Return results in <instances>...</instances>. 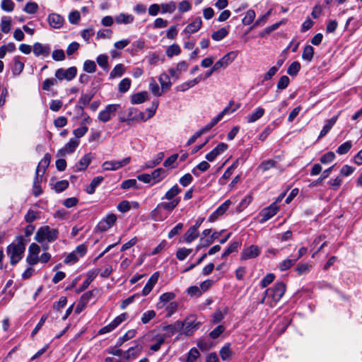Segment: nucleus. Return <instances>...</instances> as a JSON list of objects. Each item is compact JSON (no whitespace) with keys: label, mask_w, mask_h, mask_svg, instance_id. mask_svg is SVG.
I'll list each match as a JSON object with an SVG mask.
<instances>
[{"label":"nucleus","mask_w":362,"mask_h":362,"mask_svg":"<svg viewBox=\"0 0 362 362\" xmlns=\"http://www.w3.org/2000/svg\"><path fill=\"white\" fill-rule=\"evenodd\" d=\"M158 80L163 90H167L170 88L172 83L170 81V76L167 74H161L158 78Z\"/></svg>","instance_id":"39"},{"label":"nucleus","mask_w":362,"mask_h":362,"mask_svg":"<svg viewBox=\"0 0 362 362\" xmlns=\"http://www.w3.org/2000/svg\"><path fill=\"white\" fill-rule=\"evenodd\" d=\"M286 291V285L283 282H277L273 287L267 288L264 293L267 297V304L274 307L279 302Z\"/></svg>","instance_id":"2"},{"label":"nucleus","mask_w":362,"mask_h":362,"mask_svg":"<svg viewBox=\"0 0 362 362\" xmlns=\"http://www.w3.org/2000/svg\"><path fill=\"white\" fill-rule=\"evenodd\" d=\"M25 250V240L23 236L18 235L16 237V241L10 244L6 248V252L12 265L16 264L23 258Z\"/></svg>","instance_id":"1"},{"label":"nucleus","mask_w":362,"mask_h":362,"mask_svg":"<svg viewBox=\"0 0 362 362\" xmlns=\"http://www.w3.org/2000/svg\"><path fill=\"white\" fill-rule=\"evenodd\" d=\"M228 34V30L226 28H221L212 33L211 38L215 41H220L226 37Z\"/></svg>","instance_id":"42"},{"label":"nucleus","mask_w":362,"mask_h":362,"mask_svg":"<svg viewBox=\"0 0 362 362\" xmlns=\"http://www.w3.org/2000/svg\"><path fill=\"white\" fill-rule=\"evenodd\" d=\"M210 168V165L206 161H202L196 167L192 170V173L196 177L199 176L198 170L201 172H205Z\"/></svg>","instance_id":"45"},{"label":"nucleus","mask_w":362,"mask_h":362,"mask_svg":"<svg viewBox=\"0 0 362 362\" xmlns=\"http://www.w3.org/2000/svg\"><path fill=\"white\" fill-rule=\"evenodd\" d=\"M260 250L257 245H252L243 250L241 252V260L253 259L259 256Z\"/></svg>","instance_id":"11"},{"label":"nucleus","mask_w":362,"mask_h":362,"mask_svg":"<svg viewBox=\"0 0 362 362\" xmlns=\"http://www.w3.org/2000/svg\"><path fill=\"white\" fill-rule=\"evenodd\" d=\"M93 95L91 93L82 94L77 104V107L83 111L84 107L88 105L92 100Z\"/></svg>","instance_id":"35"},{"label":"nucleus","mask_w":362,"mask_h":362,"mask_svg":"<svg viewBox=\"0 0 362 362\" xmlns=\"http://www.w3.org/2000/svg\"><path fill=\"white\" fill-rule=\"evenodd\" d=\"M189 66L188 63L185 61H181L177 64L175 67H172L169 69V73L171 77L175 78L177 80L180 77V74L182 71H185Z\"/></svg>","instance_id":"12"},{"label":"nucleus","mask_w":362,"mask_h":362,"mask_svg":"<svg viewBox=\"0 0 362 362\" xmlns=\"http://www.w3.org/2000/svg\"><path fill=\"white\" fill-rule=\"evenodd\" d=\"M48 22L52 28L59 29L64 25V18L61 15L54 13L48 16Z\"/></svg>","instance_id":"16"},{"label":"nucleus","mask_w":362,"mask_h":362,"mask_svg":"<svg viewBox=\"0 0 362 362\" xmlns=\"http://www.w3.org/2000/svg\"><path fill=\"white\" fill-rule=\"evenodd\" d=\"M352 147V143L351 141H347L344 144H341L337 149L336 152L339 155H344L347 153Z\"/></svg>","instance_id":"52"},{"label":"nucleus","mask_w":362,"mask_h":362,"mask_svg":"<svg viewBox=\"0 0 362 362\" xmlns=\"http://www.w3.org/2000/svg\"><path fill=\"white\" fill-rule=\"evenodd\" d=\"M314 55V49L310 45H306L302 54V58L308 62H311Z\"/></svg>","instance_id":"46"},{"label":"nucleus","mask_w":362,"mask_h":362,"mask_svg":"<svg viewBox=\"0 0 362 362\" xmlns=\"http://www.w3.org/2000/svg\"><path fill=\"white\" fill-rule=\"evenodd\" d=\"M175 298V294L173 292H166L163 293L159 297V302H158L156 305V308L158 310L163 308L167 303H170V301Z\"/></svg>","instance_id":"20"},{"label":"nucleus","mask_w":362,"mask_h":362,"mask_svg":"<svg viewBox=\"0 0 362 362\" xmlns=\"http://www.w3.org/2000/svg\"><path fill=\"white\" fill-rule=\"evenodd\" d=\"M337 120V116L333 117L331 119L327 120L325 122V124L324 125L322 129L321 130L320 135L318 136V139L325 136L329 131L332 129L334 124L336 123Z\"/></svg>","instance_id":"27"},{"label":"nucleus","mask_w":362,"mask_h":362,"mask_svg":"<svg viewBox=\"0 0 362 362\" xmlns=\"http://www.w3.org/2000/svg\"><path fill=\"white\" fill-rule=\"evenodd\" d=\"M156 315V313L153 310H149L144 312L141 316V320L143 324L148 323L151 320H153Z\"/></svg>","instance_id":"53"},{"label":"nucleus","mask_w":362,"mask_h":362,"mask_svg":"<svg viewBox=\"0 0 362 362\" xmlns=\"http://www.w3.org/2000/svg\"><path fill=\"white\" fill-rule=\"evenodd\" d=\"M11 18L7 16L1 18V31L4 33H8L11 30Z\"/></svg>","instance_id":"59"},{"label":"nucleus","mask_w":362,"mask_h":362,"mask_svg":"<svg viewBox=\"0 0 362 362\" xmlns=\"http://www.w3.org/2000/svg\"><path fill=\"white\" fill-rule=\"evenodd\" d=\"M182 324L184 325V327L182 328L183 334L186 336L192 335L193 332L198 329L201 325V322H196L194 320L190 321L188 320L183 321Z\"/></svg>","instance_id":"13"},{"label":"nucleus","mask_w":362,"mask_h":362,"mask_svg":"<svg viewBox=\"0 0 362 362\" xmlns=\"http://www.w3.org/2000/svg\"><path fill=\"white\" fill-rule=\"evenodd\" d=\"M166 176H167V173L163 168H159L154 170L151 174V177L152 179V185L156 184V183L160 182Z\"/></svg>","instance_id":"23"},{"label":"nucleus","mask_w":362,"mask_h":362,"mask_svg":"<svg viewBox=\"0 0 362 362\" xmlns=\"http://www.w3.org/2000/svg\"><path fill=\"white\" fill-rule=\"evenodd\" d=\"M83 71L87 73H94L96 71V64L94 61L86 60L83 63Z\"/></svg>","instance_id":"58"},{"label":"nucleus","mask_w":362,"mask_h":362,"mask_svg":"<svg viewBox=\"0 0 362 362\" xmlns=\"http://www.w3.org/2000/svg\"><path fill=\"white\" fill-rule=\"evenodd\" d=\"M119 108L120 105L119 104L107 105L103 110L99 112L98 119L103 122H107L115 115Z\"/></svg>","instance_id":"4"},{"label":"nucleus","mask_w":362,"mask_h":362,"mask_svg":"<svg viewBox=\"0 0 362 362\" xmlns=\"http://www.w3.org/2000/svg\"><path fill=\"white\" fill-rule=\"evenodd\" d=\"M141 353V349H139L138 346L136 347H130L126 352H125V358L127 359H132L136 358L137 356L139 355Z\"/></svg>","instance_id":"56"},{"label":"nucleus","mask_w":362,"mask_h":362,"mask_svg":"<svg viewBox=\"0 0 362 362\" xmlns=\"http://www.w3.org/2000/svg\"><path fill=\"white\" fill-rule=\"evenodd\" d=\"M202 25V21L200 17H197L193 22L187 25L184 29L183 32L191 35L197 33Z\"/></svg>","instance_id":"19"},{"label":"nucleus","mask_w":362,"mask_h":362,"mask_svg":"<svg viewBox=\"0 0 362 362\" xmlns=\"http://www.w3.org/2000/svg\"><path fill=\"white\" fill-rule=\"evenodd\" d=\"M296 262L297 259L287 258L279 263V268L282 272L286 271L288 269H290L292 266H293Z\"/></svg>","instance_id":"44"},{"label":"nucleus","mask_w":362,"mask_h":362,"mask_svg":"<svg viewBox=\"0 0 362 362\" xmlns=\"http://www.w3.org/2000/svg\"><path fill=\"white\" fill-rule=\"evenodd\" d=\"M59 232L57 229L50 228L49 226L40 227L35 236V239L39 243H52L58 238Z\"/></svg>","instance_id":"3"},{"label":"nucleus","mask_w":362,"mask_h":362,"mask_svg":"<svg viewBox=\"0 0 362 362\" xmlns=\"http://www.w3.org/2000/svg\"><path fill=\"white\" fill-rule=\"evenodd\" d=\"M148 98V93L146 91L134 94L132 96L131 102L132 104H141Z\"/></svg>","instance_id":"37"},{"label":"nucleus","mask_w":362,"mask_h":362,"mask_svg":"<svg viewBox=\"0 0 362 362\" xmlns=\"http://www.w3.org/2000/svg\"><path fill=\"white\" fill-rule=\"evenodd\" d=\"M131 86V80L128 78L122 79L119 83V91L120 93L127 92Z\"/></svg>","instance_id":"64"},{"label":"nucleus","mask_w":362,"mask_h":362,"mask_svg":"<svg viewBox=\"0 0 362 362\" xmlns=\"http://www.w3.org/2000/svg\"><path fill=\"white\" fill-rule=\"evenodd\" d=\"M136 331L130 329L127 331L122 337H119L117 341L116 346H121L122 344L135 337Z\"/></svg>","instance_id":"38"},{"label":"nucleus","mask_w":362,"mask_h":362,"mask_svg":"<svg viewBox=\"0 0 362 362\" xmlns=\"http://www.w3.org/2000/svg\"><path fill=\"white\" fill-rule=\"evenodd\" d=\"M181 189L178 187L177 185H175L173 186L165 194L163 197L161 198L162 200L167 199L169 201H172L175 199L176 196L180 193Z\"/></svg>","instance_id":"31"},{"label":"nucleus","mask_w":362,"mask_h":362,"mask_svg":"<svg viewBox=\"0 0 362 362\" xmlns=\"http://www.w3.org/2000/svg\"><path fill=\"white\" fill-rule=\"evenodd\" d=\"M125 68L124 66L122 64H117L114 69L112 70V71L110 74V78H114L117 77H121L124 72Z\"/></svg>","instance_id":"43"},{"label":"nucleus","mask_w":362,"mask_h":362,"mask_svg":"<svg viewBox=\"0 0 362 362\" xmlns=\"http://www.w3.org/2000/svg\"><path fill=\"white\" fill-rule=\"evenodd\" d=\"M256 16L255 11L252 9H250L247 11L245 17L242 19V23L245 25H250L255 20Z\"/></svg>","instance_id":"48"},{"label":"nucleus","mask_w":362,"mask_h":362,"mask_svg":"<svg viewBox=\"0 0 362 362\" xmlns=\"http://www.w3.org/2000/svg\"><path fill=\"white\" fill-rule=\"evenodd\" d=\"M178 304L177 302H170L169 303L166 307L165 310L167 312L166 317H171L177 310Z\"/></svg>","instance_id":"61"},{"label":"nucleus","mask_w":362,"mask_h":362,"mask_svg":"<svg viewBox=\"0 0 362 362\" xmlns=\"http://www.w3.org/2000/svg\"><path fill=\"white\" fill-rule=\"evenodd\" d=\"M33 52L37 57L46 58L51 52V46L49 44L35 42L33 46Z\"/></svg>","instance_id":"7"},{"label":"nucleus","mask_w":362,"mask_h":362,"mask_svg":"<svg viewBox=\"0 0 362 362\" xmlns=\"http://www.w3.org/2000/svg\"><path fill=\"white\" fill-rule=\"evenodd\" d=\"M199 236V231L196 228L190 227L184 235V240L186 243H190Z\"/></svg>","instance_id":"33"},{"label":"nucleus","mask_w":362,"mask_h":362,"mask_svg":"<svg viewBox=\"0 0 362 362\" xmlns=\"http://www.w3.org/2000/svg\"><path fill=\"white\" fill-rule=\"evenodd\" d=\"M91 160V156L90 153H87L83 156L81 160L76 163L74 166V172H78L84 170L87 168Z\"/></svg>","instance_id":"21"},{"label":"nucleus","mask_w":362,"mask_h":362,"mask_svg":"<svg viewBox=\"0 0 362 362\" xmlns=\"http://www.w3.org/2000/svg\"><path fill=\"white\" fill-rule=\"evenodd\" d=\"M19 59L20 57L18 56L13 58V72L14 74H21L24 69V64Z\"/></svg>","instance_id":"49"},{"label":"nucleus","mask_w":362,"mask_h":362,"mask_svg":"<svg viewBox=\"0 0 362 362\" xmlns=\"http://www.w3.org/2000/svg\"><path fill=\"white\" fill-rule=\"evenodd\" d=\"M78 145L79 141L76 139H71L64 148L59 150L57 155L62 156L65 153H71L75 151Z\"/></svg>","instance_id":"17"},{"label":"nucleus","mask_w":362,"mask_h":362,"mask_svg":"<svg viewBox=\"0 0 362 362\" xmlns=\"http://www.w3.org/2000/svg\"><path fill=\"white\" fill-rule=\"evenodd\" d=\"M184 327L182 321L177 320L173 324L162 325L160 329L164 332V337H170L174 335L176 332L180 331Z\"/></svg>","instance_id":"6"},{"label":"nucleus","mask_w":362,"mask_h":362,"mask_svg":"<svg viewBox=\"0 0 362 362\" xmlns=\"http://www.w3.org/2000/svg\"><path fill=\"white\" fill-rule=\"evenodd\" d=\"M99 273L98 269L90 270L87 273V279L83 281L82 285L76 290L77 293H80L82 291H85L90 283L94 280V279L97 276Z\"/></svg>","instance_id":"15"},{"label":"nucleus","mask_w":362,"mask_h":362,"mask_svg":"<svg viewBox=\"0 0 362 362\" xmlns=\"http://www.w3.org/2000/svg\"><path fill=\"white\" fill-rule=\"evenodd\" d=\"M158 272H155L151 276L141 291V294L143 296H145L150 293L156 284L158 282Z\"/></svg>","instance_id":"18"},{"label":"nucleus","mask_w":362,"mask_h":362,"mask_svg":"<svg viewBox=\"0 0 362 362\" xmlns=\"http://www.w3.org/2000/svg\"><path fill=\"white\" fill-rule=\"evenodd\" d=\"M192 249H187L185 247H182L178 249V250L176 252V257L180 260L183 261L187 258V257L192 252Z\"/></svg>","instance_id":"57"},{"label":"nucleus","mask_w":362,"mask_h":362,"mask_svg":"<svg viewBox=\"0 0 362 362\" xmlns=\"http://www.w3.org/2000/svg\"><path fill=\"white\" fill-rule=\"evenodd\" d=\"M300 69V64L298 62H293L291 64L287 69V73L291 76L297 75Z\"/></svg>","instance_id":"55"},{"label":"nucleus","mask_w":362,"mask_h":362,"mask_svg":"<svg viewBox=\"0 0 362 362\" xmlns=\"http://www.w3.org/2000/svg\"><path fill=\"white\" fill-rule=\"evenodd\" d=\"M38 5L35 2H28L25 4L23 11L29 14H34L37 11Z\"/></svg>","instance_id":"62"},{"label":"nucleus","mask_w":362,"mask_h":362,"mask_svg":"<svg viewBox=\"0 0 362 362\" xmlns=\"http://www.w3.org/2000/svg\"><path fill=\"white\" fill-rule=\"evenodd\" d=\"M181 49L180 46L177 44H173L170 45L166 49V55L171 58L173 56H177L180 54Z\"/></svg>","instance_id":"47"},{"label":"nucleus","mask_w":362,"mask_h":362,"mask_svg":"<svg viewBox=\"0 0 362 362\" xmlns=\"http://www.w3.org/2000/svg\"><path fill=\"white\" fill-rule=\"evenodd\" d=\"M230 344L229 343L226 344L220 350V356L223 361H226L232 356V351L230 350Z\"/></svg>","instance_id":"41"},{"label":"nucleus","mask_w":362,"mask_h":362,"mask_svg":"<svg viewBox=\"0 0 362 362\" xmlns=\"http://www.w3.org/2000/svg\"><path fill=\"white\" fill-rule=\"evenodd\" d=\"M238 56V52L232 51L225 54L222 58L218 60L214 65L218 70L221 68L227 67L231 64Z\"/></svg>","instance_id":"8"},{"label":"nucleus","mask_w":362,"mask_h":362,"mask_svg":"<svg viewBox=\"0 0 362 362\" xmlns=\"http://www.w3.org/2000/svg\"><path fill=\"white\" fill-rule=\"evenodd\" d=\"M137 113L140 116L141 119L144 118V115L142 112H138L137 110L134 107H130L127 110V117L129 122H132L138 119Z\"/></svg>","instance_id":"51"},{"label":"nucleus","mask_w":362,"mask_h":362,"mask_svg":"<svg viewBox=\"0 0 362 362\" xmlns=\"http://www.w3.org/2000/svg\"><path fill=\"white\" fill-rule=\"evenodd\" d=\"M180 202V198L177 197L169 202H161L158 204L157 206L158 208L162 209L163 210L167 211L168 213H170L174 210V209L179 204Z\"/></svg>","instance_id":"24"},{"label":"nucleus","mask_w":362,"mask_h":362,"mask_svg":"<svg viewBox=\"0 0 362 362\" xmlns=\"http://www.w3.org/2000/svg\"><path fill=\"white\" fill-rule=\"evenodd\" d=\"M279 211L276 202L272 203L269 206L264 209L259 214L261 219L259 223H263L272 218Z\"/></svg>","instance_id":"10"},{"label":"nucleus","mask_w":362,"mask_h":362,"mask_svg":"<svg viewBox=\"0 0 362 362\" xmlns=\"http://www.w3.org/2000/svg\"><path fill=\"white\" fill-rule=\"evenodd\" d=\"M149 90L156 96H160L163 94V91L160 90L158 84L154 78H151L149 83Z\"/></svg>","instance_id":"54"},{"label":"nucleus","mask_w":362,"mask_h":362,"mask_svg":"<svg viewBox=\"0 0 362 362\" xmlns=\"http://www.w3.org/2000/svg\"><path fill=\"white\" fill-rule=\"evenodd\" d=\"M240 243L238 241H234L230 244V245L227 247V249L222 253L221 257L225 259L229 255L234 252H237Z\"/></svg>","instance_id":"40"},{"label":"nucleus","mask_w":362,"mask_h":362,"mask_svg":"<svg viewBox=\"0 0 362 362\" xmlns=\"http://www.w3.org/2000/svg\"><path fill=\"white\" fill-rule=\"evenodd\" d=\"M163 210L162 209L158 208L157 206L151 212V216L152 219H153L156 221H161L165 220L168 216V214H165L163 211Z\"/></svg>","instance_id":"29"},{"label":"nucleus","mask_w":362,"mask_h":362,"mask_svg":"<svg viewBox=\"0 0 362 362\" xmlns=\"http://www.w3.org/2000/svg\"><path fill=\"white\" fill-rule=\"evenodd\" d=\"M51 161V156L49 153H46L44 157L39 162L38 165L36 168V171L40 174L44 175L46 169L49 166Z\"/></svg>","instance_id":"25"},{"label":"nucleus","mask_w":362,"mask_h":362,"mask_svg":"<svg viewBox=\"0 0 362 362\" xmlns=\"http://www.w3.org/2000/svg\"><path fill=\"white\" fill-rule=\"evenodd\" d=\"M164 153L163 152L158 153L156 158L153 160L147 161L144 165V168H153L155 166L158 165L163 159Z\"/></svg>","instance_id":"36"},{"label":"nucleus","mask_w":362,"mask_h":362,"mask_svg":"<svg viewBox=\"0 0 362 362\" xmlns=\"http://www.w3.org/2000/svg\"><path fill=\"white\" fill-rule=\"evenodd\" d=\"M228 313V308L224 307L223 309H217L212 315V322L214 324L220 322Z\"/></svg>","instance_id":"28"},{"label":"nucleus","mask_w":362,"mask_h":362,"mask_svg":"<svg viewBox=\"0 0 362 362\" xmlns=\"http://www.w3.org/2000/svg\"><path fill=\"white\" fill-rule=\"evenodd\" d=\"M104 178L102 176L95 177L92 180L90 184L87 187L86 190V192L89 194H93L95 191L96 187L101 184Z\"/></svg>","instance_id":"32"},{"label":"nucleus","mask_w":362,"mask_h":362,"mask_svg":"<svg viewBox=\"0 0 362 362\" xmlns=\"http://www.w3.org/2000/svg\"><path fill=\"white\" fill-rule=\"evenodd\" d=\"M240 107V103H235L233 100H230L228 105L218 115L223 117L225 115L233 113Z\"/></svg>","instance_id":"30"},{"label":"nucleus","mask_w":362,"mask_h":362,"mask_svg":"<svg viewBox=\"0 0 362 362\" xmlns=\"http://www.w3.org/2000/svg\"><path fill=\"white\" fill-rule=\"evenodd\" d=\"M200 356V353L197 348H192L187 353L185 362H194Z\"/></svg>","instance_id":"50"},{"label":"nucleus","mask_w":362,"mask_h":362,"mask_svg":"<svg viewBox=\"0 0 362 362\" xmlns=\"http://www.w3.org/2000/svg\"><path fill=\"white\" fill-rule=\"evenodd\" d=\"M76 74L77 69L75 66H71L66 69L60 68L55 71V77L59 81L66 79L69 81L76 77Z\"/></svg>","instance_id":"5"},{"label":"nucleus","mask_w":362,"mask_h":362,"mask_svg":"<svg viewBox=\"0 0 362 362\" xmlns=\"http://www.w3.org/2000/svg\"><path fill=\"white\" fill-rule=\"evenodd\" d=\"M231 204L230 200L228 199L225 201L222 204H221L216 210L213 212L209 218V221L210 222H214L216 219L218 218V216L223 215L229 208L230 205Z\"/></svg>","instance_id":"14"},{"label":"nucleus","mask_w":362,"mask_h":362,"mask_svg":"<svg viewBox=\"0 0 362 362\" xmlns=\"http://www.w3.org/2000/svg\"><path fill=\"white\" fill-rule=\"evenodd\" d=\"M68 18L70 23L76 25L80 21L81 14L78 11H72L69 13Z\"/></svg>","instance_id":"63"},{"label":"nucleus","mask_w":362,"mask_h":362,"mask_svg":"<svg viewBox=\"0 0 362 362\" xmlns=\"http://www.w3.org/2000/svg\"><path fill=\"white\" fill-rule=\"evenodd\" d=\"M130 160V157H127L121 160L105 161L103 163L102 168L104 170H116L127 165Z\"/></svg>","instance_id":"9"},{"label":"nucleus","mask_w":362,"mask_h":362,"mask_svg":"<svg viewBox=\"0 0 362 362\" xmlns=\"http://www.w3.org/2000/svg\"><path fill=\"white\" fill-rule=\"evenodd\" d=\"M265 110L262 107H257L252 113L247 116V123H253L264 115Z\"/></svg>","instance_id":"22"},{"label":"nucleus","mask_w":362,"mask_h":362,"mask_svg":"<svg viewBox=\"0 0 362 362\" xmlns=\"http://www.w3.org/2000/svg\"><path fill=\"white\" fill-rule=\"evenodd\" d=\"M108 57L106 54H100L96 59V62L98 65L103 69L107 70L108 69Z\"/></svg>","instance_id":"60"},{"label":"nucleus","mask_w":362,"mask_h":362,"mask_svg":"<svg viewBox=\"0 0 362 362\" xmlns=\"http://www.w3.org/2000/svg\"><path fill=\"white\" fill-rule=\"evenodd\" d=\"M160 5V13H173L176 9V4L173 1H170L168 3H163Z\"/></svg>","instance_id":"34"},{"label":"nucleus","mask_w":362,"mask_h":362,"mask_svg":"<svg viewBox=\"0 0 362 362\" xmlns=\"http://www.w3.org/2000/svg\"><path fill=\"white\" fill-rule=\"evenodd\" d=\"M134 21L132 14L121 13L115 16V21L118 24H130Z\"/></svg>","instance_id":"26"}]
</instances>
